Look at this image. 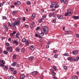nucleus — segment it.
<instances>
[{"label":"nucleus","instance_id":"603ef678","mask_svg":"<svg viewBox=\"0 0 79 79\" xmlns=\"http://www.w3.org/2000/svg\"><path fill=\"white\" fill-rule=\"evenodd\" d=\"M53 67L54 69H55V70H56V67L53 66Z\"/></svg>","mask_w":79,"mask_h":79},{"label":"nucleus","instance_id":"864d4df0","mask_svg":"<svg viewBox=\"0 0 79 79\" xmlns=\"http://www.w3.org/2000/svg\"><path fill=\"white\" fill-rule=\"evenodd\" d=\"M56 22V19H54L53 20V23H55Z\"/></svg>","mask_w":79,"mask_h":79},{"label":"nucleus","instance_id":"5701e85b","mask_svg":"<svg viewBox=\"0 0 79 79\" xmlns=\"http://www.w3.org/2000/svg\"><path fill=\"white\" fill-rule=\"evenodd\" d=\"M64 56H69V55L68 53H66L64 54Z\"/></svg>","mask_w":79,"mask_h":79},{"label":"nucleus","instance_id":"7ed1b4c3","mask_svg":"<svg viewBox=\"0 0 79 79\" xmlns=\"http://www.w3.org/2000/svg\"><path fill=\"white\" fill-rule=\"evenodd\" d=\"M5 64V61L4 60L0 59V66H1V67L4 66V64Z\"/></svg>","mask_w":79,"mask_h":79},{"label":"nucleus","instance_id":"3c124183","mask_svg":"<svg viewBox=\"0 0 79 79\" xmlns=\"http://www.w3.org/2000/svg\"><path fill=\"white\" fill-rule=\"evenodd\" d=\"M2 48H0V53H2Z\"/></svg>","mask_w":79,"mask_h":79},{"label":"nucleus","instance_id":"423d86ee","mask_svg":"<svg viewBox=\"0 0 79 79\" xmlns=\"http://www.w3.org/2000/svg\"><path fill=\"white\" fill-rule=\"evenodd\" d=\"M7 50L9 51V52H10L11 53L13 52V49L11 48H10V47H8L7 48Z\"/></svg>","mask_w":79,"mask_h":79},{"label":"nucleus","instance_id":"a878e982","mask_svg":"<svg viewBox=\"0 0 79 79\" xmlns=\"http://www.w3.org/2000/svg\"><path fill=\"white\" fill-rule=\"evenodd\" d=\"M42 19H39L38 20V22L39 23H41L42 22Z\"/></svg>","mask_w":79,"mask_h":79},{"label":"nucleus","instance_id":"9d476101","mask_svg":"<svg viewBox=\"0 0 79 79\" xmlns=\"http://www.w3.org/2000/svg\"><path fill=\"white\" fill-rule=\"evenodd\" d=\"M73 19H79V16H73Z\"/></svg>","mask_w":79,"mask_h":79},{"label":"nucleus","instance_id":"a211bd4d","mask_svg":"<svg viewBox=\"0 0 79 79\" xmlns=\"http://www.w3.org/2000/svg\"><path fill=\"white\" fill-rule=\"evenodd\" d=\"M68 60H70V61H73V58L71 57H69L68 58Z\"/></svg>","mask_w":79,"mask_h":79},{"label":"nucleus","instance_id":"f8f14e48","mask_svg":"<svg viewBox=\"0 0 79 79\" xmlns=\"http://www.w3.org/2000/svg\"><path fill=\"white\" fill-rule=\"evenodd\" d=\"M78 53V52L77 50H75V51H74L72 52V53L73 54L76 55V54H77V53Z\"/></svg>","mask_w":79,"mask_h":79},{"label":"nucleus","instance_id":"4be33fe9","mask_svg":"<svg viewBox=\"0 0 79 79\" xmlns=\"http://www.w3.org/2000/svg\"><path fill=\"white\" fill-rule=\"evenodd\" d=\"M3 53L4 54V55H7L8 52H7V51H4L3 52Z\"/></svg>","mask_w":79,"mask_h":79},{"label":"nucleus","instance_id":"473e14b6","mask_svg":"<svg viewBox=\"0 0 79 79\" xmlns=\"http://www.w3.org/2000/svg\"><path fill=\"white\" fill-rule=\"evenodd\" d=\"M24 51H25V49H24V48H22V49L21 50V52H22V53H24Z\"/></svg>","mask_w":79,"mask_h":79},{"label":"nucleus","instance_id":"ddd939ff","mask_svg":"<svg viewBox=\"0 0 79 79\" xmlns=\"http://www.w3.org/2000/svg\"><path fill=\"white\" fill-rule=\"evenodd\" d=\"M64 33L66 35H68L70 33V31L68 30L66 31H65Z\"/></svg>","mask_w":79,"mask_h":79},{"label":"nucleus","instance_id":"6e6552de","mask_svg":"<svg viewBox=\"0 0 79 79\" xmlns=\"http://www.w3.org/2000/svg\"><path fill=\"white\" fill-rule=\"evenodd\" d=\"M25 77V75L24 74H22L20 77L19 79H24Z\"/></svg>","mask_w":79,"mask_h":79},{"label":"nucleus","instance_id":"052dcab7","mask_svg":"<svg viewBox=\"0 0 79 79\" xmlns=\"http://www.w3.org/2000/svg\"><path fill=\"white\" fill-rule=\"evenodd\" d=\"M64 69L66 70V69H67V67L66 66H64Z\"/></svg>","mask_w":79,"mask_h":79},{"label":"nucleus","instance_id":"aec40b11","mask_svg":"<svg viewBox=\"0 0 79 79\" xmlns=\"http://www.w3.org/2000/svg\"><path fill=\"white\" fill-rule=\"evenodd\" d=\"M72 79H78V78L77 77L75 76H73L72 77Z\"/></svg>","mask_w":79,"mask_h":79},{"label":"nucleus","instance_id":"b1692460","mask_svg":"<svg viewBox=\"0 0 79 79\" xmlns=\"http://www.w3.org/2000/svg\"><path fill=\"white\" fill-rule=\"evenodd\" d=\"M14 44H16V45H17V44H18V41L17 40H15L14 41Z\"/></svg>","mask_w":79,"mask_h":79},{"label":"nucleus","instance_id":"39448f33","mask_svg":"<svg viewBox=\"0 0 79 79\" xmlns=\"http://www.w3.org/2000/svg\"><path fill=\"white\" fill-rule=\"evenodd\" d=\"M60 3H63V2H64V5H67L68 3L67 0H60Z\"/></svg>","mask_w":79,"mask_h":79},{"label":"nucleus","instance_id":"bf43d9fd","mask_svg":"<svg viewBox=\"0 0 79 79\" xmlns=\"http://www.w3.org/2000/svg\"><path fill=\"white\" fill-rule=\"evenodd\" d=\"M10 35L11 36H14V34H13L12 33L10 34Z\"/></svg>","mask_w":79,"mask_h":79},{"label":"nucleus","instance_id":"c756f323","mask_svg":"<svg viewBox=\"0 0 79 79\" xmlns=\"http://www.w3.org/2000/svg\"><path fill=\"white\" fill-rule=\"evenodd\" d=\"M52 76H56V73H55L54 72H53L52 73Z\"/></svg>","mask_w":79,"mask_h":79},{"label":"nucleus","instance_id":"79ce46f5","mask_svg":"<svg viewBox=\"0 0 79 79\" xmlns=\"http://www.w3.org/2000/svg\"><path fill=\"white\" fill-rule=\"evenodd\" d=\"M15 50H16V51H17V52H19V48H16Z\"/></svg>","mask_w":79,"mask_h":79},{"label":"nucleus","instance_id":"1a4fd4ad","mask_svg":"<svg viewBox=\"0 0 79 79\" xmlns=\"http://www.w3.org/2000/svg\"><path fill=\"white\" fill-rule=\"evenodd\" d=\"M35 13H34L32 14V15L31 16V18L32 19H34V18H35Z\"/></svg>","mask_w":79,"mask_h":79},{"label":"nucleus","instance_id":"69168bd1","mask_svg":"<svg viewBox=\"0 0 79 79\" xmlns=\"http://www.w3.org/2000/svg\"><path fill=\"white\" fill-rule=\"evenodd\" d=\"M35 37H37L39 36V35L37 34L36 33L35 34Z\"/></svg>","mask_w":79,"mask_h":79},{"label":"nucleus","instance_id":"dca6fc26","mask_svg":"<svg viewBox=\"0 0 79 79\" xmlns=\"http://www.w3.org/2000/svg\"><path fill=\"white\" fill-rule=\"evenodd\" d=\"M37 74V71H34L32 72L33 75H35V74Z\"/></svg>","mask_w":79,"mask_h":79},{"label":"nucleus","instance_id":"e433bc0d","mask_svg":"<svg viewBox=\"0 0 79 79\" xmlns=\"http://www.w3.org/2000/svg\"><path fill=\"white\" fill-rule=\"evenodd\" d=\"M39 29H40V27H36V31H38V30H39Z\"/></svg>","mask_w":79,"mask_h":79},{"label":"nucleus","instance_id":"8fccbe9b","mask_svg":"<svg viewBox=\"0 0 79 79\" xmlns=\"http://www.w3.org/2000/svg\"><path fill=\"white\" fill-rule=\"evenodd\" d=\"M57 56H58V55H57V54H56L54 56V58H56Z\"/></svg>","mask_w":79,"mask_h":79},{"label":"nucleus","instance_id":"bb28decb","mask_svg":"<svg viewBox=\"0 0 79 79\" xmlns=\"http://www.w3.org/2000/svg\"><path fill=\"white\" fill-rule=\"evenodd\" d=\"M27 4L28 5H31V2L29 1H27Z\"/></svg>","mask_w":79,"mask_h":79},{"label":"nucleus","instance_id":"13d9d810","mask_svg":"<svg viewBox=\"0 0 79 79\" xmlns=\"http://www.w3.org/2000/svg\"><path fill=\"white\" fill-rule=\"evenodd\" d=\"M4 29H5L6 31H8V27H6L4 28Z\"/></svg>","mask_w":79,"mask_h":79},{"label":"nucleus","instance_id":"ea45409f","mask_svg":"<svg viewBox=\"0 0 79 79\" xmlns=\"http://www.w3.org/2000/svg\"><path fill=\"white\" fill-rule=\"evenodd\" d=\"M26 39L25 38H23L22 39V42H26Z\"/></svg>","mask_w":79,"mask_h":79},{"label":"nucleus","instance_id":"37998d69","mask_svg":"<svg viewBox=\"0 0 79 79\" xmlns=\"http://www.w3.org/2000/svg\"><path fill=\"white\" fill-rule=\"evenodd\" d=\"M10 71H14V69L13 68H10Z\"/></svg>","mask_w":79,"mask_h":79},{"label":"nucleus","instance_id":"c85d7f7f","mask_svg":"<svg viewBox=\"0 0 79 79\" xmlns=\"http://www.w3.org/2000/svg\"><path fill=\"white\" fill-rule=\"evenodd\" d=\"M17 5H21V2H20L19 1H17Z\"/></svg>","mask_w":79,"mask_h":79},{"label":"nucleus","instance_id":"e2e57ef3","mask_svg":"<svg viewBox=\"0 0 79 79\" xmlns=\"http://www.w3.org/2000/svg\"><path fill=\"white\" fill-rule=\"evenodd\" d=\"M26 44L27 45H29V42L28 41H27Z\"/></svg>","mask_w":79,"mask_h":79},{"label":"nucleus","instance_id":"a19ab883","mask_svg":"<svg viewBox=\"0 0 79 79\" xmlns=\"http://www.w3.org/2000/svg\"><path fill=\"white\" fill-rule=\"evenodd\" d=\"M49 17H52V13H50L49 15Z\"/></svg>","mask_w":79,"mask_h":79},{"label":"nucleus","instance_id":"de8ad7c7","mask_svg":"<svg viewBox=\"0 0 79 79\" xmlns=\"http://www.w3.org/2000/svg\"><path fill=\"white\" fill-rule=\"evenodd\" d=\"M43 74H41V76H40V79H43Z\"/></svg>","mask_w":79,"mask_h":79},{"label":"nucleus","instance_id":"f3484780","mask_svg":"<svg viewBox=\"0 0 79 79\" xmlns=\"http://www.w3.org/2000/svg\"><path fill=\"white\" fill-rule=\"evenodd\" d=\"M16 38L17 39H19V32L17 33L16 34Z\"/></svg>","mask_w":79,"mask_h":79},{"label":"nucleus","instance_id":"f704fd0d","mask_svg":"<svg viewBox=\"0 0 79 79\" xmlns=\"http://www.w3.org/2000/svg\"><path fill=\"white\" fill-rule=\"evenodd\" d=\"M56 4V3L55 2H52V5H55Z\"/></svg>","mask_w":79,"mask_h":79},{"label":"nucleus","instance_id":"72a5a7b5","mask_svg":"<svg viewBox=\"0 0 79 79\" xmlns=\"http://www.w3.org/2000/svg\"><path fill=\"white\" fill-rule=\"evenodd\" d=\"M53 52L54 53H58V50H54L53 51Z\"/></svg>","mask_w":79,"mask_h":79},{"label":"nucleus","instance_id":"680f3d73","mask_svg":"<svg viewBox=\"0 0 79 79\" xmlns=\"http://www.w3.org/2000/svg\"><path fill=\"white\" fill-rule=\"evenodd\" d=\"M76 36L77 37V38H79V35L77 34L76 35Z\"/></svg>","mask_w":79,"mask_h":79},{"label":"nucleus","instance_id":"a18cd8bd","mask_svg":"<svg viewBox=\"0 0 79 79\" xmlns=\"http://www.w3.org/2000/svg\"><path fill=\"white\" fill-rule=\"evenodd\" d=\"M13 77L12 76H11L10 77L8 78V79H13Z\"/></svg>","mask_w":79,"mask_h":79},{"label":"nucleus","instance_id":"338daca9","mask_svg":"<svg viewBox=\"0 0 79 79\" xmlns=\"http://www.w3.org/2000/svg\"><path fill=\"white\" fill-rule=\"evenodd\" d=\"M33 24H32L31 26H30V27L31 28H32L33 27Z\"/></svg>","mask_w":79,"mask_h":79},{"label":"nucleus","instance_id":"6ab92c4d","mask_svg":"<svg viewBox=\"0 0 79 79\" xmlns=\"http://www.w3.org/2000/svg\"><path fill=\"white\" fill-rule=\"evenodd\" d=\"M30 48L32 50H34V46L33 45H31L30 46Z\"/></svg>","mask_w":79,"mask_h":79},{"label":"nucleus","instance_id":"774afa93","mask_svg":"<svg viewBox=\"0 0 79 79\" xmlns=\"http://www.w3.org/2000/svg\"><path fill=\"white\" fill-rule=\"evenodd\" d=\"M3 27L4 28H6V27H7V26H6V25H5L3 26Z\"/></svg>","mask_w":79,"mask_h":79},{"label":"nucleus","instance_id":"09e8293b","mask_svg":"<svg viewBox=\"0 0 79 79\" xmlns=\"http://www.w3.org/2000/svg\"><path fill=\"white\" fill-rule=\"evenodd\" d=\"M22 20H23V21H26V19L25 18V17H23L22 19Z\"/></svg>","mask_w":79,"mask_h":79},{"label":"nucleus","instance_id":"4c0bfd02","mask_svg":"<svg viewBox=\"0 0 79 79\" xmlns=\"http://www.w3.org/2000/svg\"><path fill=\"white\" fill-rule=\"evenodd\" d=\"M2 18L3 19H7V18L5 16H3Z\"/></svg>","mask_w":79,"mask_h":79},{"label":"nucleus","instance_id":"f03ea898","mask_svg":"<svg viewBox=\"0 0 79 79\" xmlns=\"http://www.w3.org/2000/svg\"><path fill=\"white\" fill-rule=\"evenodd\" d=\"M73 10L70 9H68L67 10V13H66L65 14V16H67L69 15V16H71L73 14Z\"/></svg>","mask_w":79,"mask_h":79},{"label":"nucleus","instance_id":"4468645a","mask_svg":"<svg viewBox=\"0 0 79 79\" xmlns=\"http://www.w3.org/2000/svg\"><path fill=\"white\" fill-rule=\"evenodd\" d=\"M17 63L16 62H15L11 64V66H15L16 65Z\"/></svg>","mask_w":79,"mask_h":79},{"label":"nucleus","instance_id":"9b49d317","mask_svg":"<svg viewBox=\"0 0 79 79\" xmlns=\"http://www.w3.org/2000/svg\"><path fill=\"white\" fill-rule=\"evenodd\" d=\"M18 13V11H13L12 12V15H16Z\"/></svg>","mask_w":79,"mask_h":79},{"label":"nucleus","instance_id":"412c9836","mask_svg":"<svg viewBox=\"0 0 79 79\" xmlns=\"http://www.w3.org/2000/svg\"><path fill=\"white\" fill-rule=\"evenodd\" d=\"M17 56V55H16V54H14V55H13V59H16V58Z\"/></svg>","mask_w":79,"mask_h":79},{"label":"nucleus","instance_id":"6e6d98bb","mask_svg":"<svg viewBox=\"0 0 79 79\" xmlns=\"http://www.w3.org/2000/svg\"><path fill=\"white\" fill-rule=\"evenodd\" d=\"M6 45L7 47H8L10 45V44L8 43H6Z\"/></svg>","mask_w":79,"mask_h":79},{"label":"nucleus","instance_id":"c03bdc74","mask_svg":"<svg viewBox=\"0 0 79 79\" xmlns=\"http://www.w3.org/2000/svg\"><path fill=\"white\" fill-rule=\"evenodd\" d=\"M52 16L53 17H54L55 16V13L53 12L52 13Z\"/></svg>","mask_w":79,"mask_h":79},{"label":"nucleus","instance_id":"20e7f679","mask_svg":"<svg viewBox=\"0 0 79 79\" xmlns=\"http://www.w3.org/2000/svg\"><path fill=\"white\" fill-rule=\"evenodd\" d=\"M19 23H20V22L19 21H16L15 23V24H13V27H15V28H16V26H15V25H16V26H18Z\"/></svg>","mask_w":79,"mask_h":79},{"label":"nucleus","instance_id":"58836bf2","mask_svg":"<svg viewBox=\"0 0 79 79\" xmlns=\"http://www.w3.org/2000/svg\"><path fill=\"white\" fill-rule=\"evenodd\" d=\"M58 7H59V6H58V5L57 4H56V5H55V8H58Z\"/></svg>","mask_w":79,"mask_h":79},{"label":"nucleus","instance_id":"f257e3e1","mask_svg":"<svg viewBox=\"0 0 79 79\" xmlns=\"http://www.w3.org/2000/svg\"><path fill=\"white\" fill-rule=\"evenodd\" d=\"M41 35H44V33L47 34L48 31V29L47 26H44L43 27L41 30Z\"/></svg>","mask_w":79,"mask_h":79},{"label":"nucleus","instance_id":"c9c22d12","mask_svg":"<svg viewBox=\"0 0 79 79\" xmlns=\"http://www.w3.org/2000/svg\"><path fill=\"white\" fill-rule=\"evenodd\" d=\"M24 27H27V28L29 27V25L27 24H24Z\"/></svg>","mask_w":79,"mask_h":79},{"label":"nucleus","instance_id":"7c9ffc66","mask_svg":"<svg viewBox=\"0 0 79 79\" xmlns=\"http://www.w3.org/2000/svg\"><path fill=\"white\" fill-rule=\"evenodd\" d=\"M33 58H34V57H33V56H31L29 57V59L30 60H33Z\"/></svg>","mask_w":79,"mask_h":79},{"label":"nucleus","instance_id":"0eeeda50","mask_svg":"<svg viewBox=\"0 0 79 79\" xmlns=\"http://www.w3.org/2000/svg\"><path fill=\"white\" fill-rule=\"evenodd\" d=\"M57 17L59 19H63V16L60 15H57Z\"/></svg>","mask_w":79,"mask_h":79},{"label":"nucleus","instance_id":"cd10ccee","mask_svg":"<svg viewBox=\"0 0 79 79\" xmlns=\"http://www.w3.org/2000/svg\"><path fill=\"white\" fill-rule=\"evenodd\" d=\"M47 18V16L46 15H44L42 16V19H45V18Z\"/></svg>","mask_w":79,"mask_h":79},{"label":"nucleus","instance_id":"5fc2aeb1","mask_svg":"<svg viewBox=\"0 0 79 79\" xmlns=\"http://www.w3.org/2000/svg\"><path fill=\"white\" fill-rule=\"evenodd\" d=\"M17 73V72L16 71H15L14 72L13 74H16Z\"/></svg>","mask_w":79,"mask_h":79},{"label":"nucleus","instance_id":"49530a36","mask_svg":"<svg viewBox=\"0 0 79 79\" xmlns=\"http://www.w3.org/2000/svg\"><path fill=\"white\" fill-rule=\"evenodd\" d=\"M52 79H58V78H57V77L55 76H54V77H52Z\"/></svg>","mask_w":79,"mask_h":79},{"label":"nucleus","instance_id":"0e129e2a","mask_svg":"<svg viewBox=\"0 0 79 79\" xmlns=\"http://www.w3.org/2000/svg\"><path fill=\"white\" fill-rule=\"evenodd\" d=\"M16 33V31H13L12 34H15Z\"/></svg>","mask_w":79,"mask_h":79},{"label":"nucleus","instance_id":"393cba45","mask_svg":"<svg viewBox=\"0 0 79 79\" xmlns=\"http://www.w3.org/2000/svg\"><path fill=\"white\" fill-rule=\"evenodd\" d=\"M3 69L5 70V69H8V67L6 65H4V67L3 68Z\"/></svg>","mask_w":79,"mask_h":79},{"label":"nucleus","instance_id":"2f4dec72","mask_svg":"<svg viewBox=\"0 0 79 79\" xmlns=\"http://www.w3.org/2000/svg\"><path fill=\"white\" fill-rule=\"evenodd\" d=\"M8 24L9 26H10V27H11V26H12V25L11 24V23L8 22Z\"/></svg>","mask_w":79,"mask_h":79},{"label":"nucleus","instance_id":"4d7b16f0","mask_svg":"<svg viewBox=\"0 0 79 79\" xmlns=\"http://www.w3.org/2000/svg\"><path fill=\"white\" fill-rule=\"evenodd\" d=\"M11 8H15V6H14L11 5L10 6Z\"/></svg>","mask_w":79,"mask_h":79},{"label":"nucleus","instance_id":"2eb2a0df","mask_svg":"<svg viewBox=\"0 0 79 79\" xmlns=\"http://www.w3.org/2000/svg\"><path fill=\"white\" fill-rule=\"evenodd\" d=\"M79 56H77L75 58V59H74V61H77L78 60H79Z\"/></svg>","mask_w":79,"mask_h":79}]
</instances>
